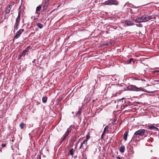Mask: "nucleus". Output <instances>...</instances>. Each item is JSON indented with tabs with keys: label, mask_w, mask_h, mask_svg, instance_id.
<instances>
[{
	"label": "nucleus",
	"mask_w": 159,
	"mask_h": 159,
	"mask_svg": "<svg viewBox=\"0 0 159 159\" xmlns=\"http://www.w3.org/2000/svg\"><path fill=\"white\" fill-rule=\"evenodd\" d=\"M84 146L81 144L80 146V149H81L82 148H84Z\"/></svg>",
	"instance_id": "nucleus-38"
},
{
	"label": "nucleus",
	"mask_w": 159,
	"mask_h": 159,
	"mask_svg": "<svg viewBox=\"0 0 159 159\" xmlns=\"http://www.w3.org/2000/svg\"><path fill=\"white\" fill-rule=\"evenodd\" d=\"M79 141H79L78 142H77L76 143V145H75V148H77V145H78V143H79Z\"/></svg>",
	"instance_id": "nucleus-35"
},
{
	"label": "nucleus",
	"mask_w": 159,
	"mask_h": 159,
	"mask_svg": "<svg viewBox=\"0 0 159 159\" xmlns=\"http://www.w3.org/2000/svg\"><path fill=\"white\" fill-rule=\"evenodd\" d=\"M148 135L147 131L144 129H142L138 130L136 131L133 136V138H136V136L137 135L140 136H144L145 137L147 136Z\"/></svg>",
	"instance_id": "nucleus-3"
},
{
	"label": "nucleus",
	"mask_w": 159,
	"mask_h": 159,
	"mask_svg": "<svg viewBox=\"0 0 159 159\" xmlns=\"http://www.w3.org/2000/svg\"><path fill=\"white\" fill-rule=\"evenodd\" d=\"M72 130V129H75V125H71L69 127Z\"/></svg>",
	"instance_id": "nucleus-26"
},
{
	"label": "nucleus",
	"mask_w": 159,
	"mask_h": 159,
	"mask_svg": "<svg viewBox=\"0 0 159 159\" xmlns=\"http://www.w3.org/2000/svg\"><path fill=\"white\" fill-rule=\"evenodd\" d=\"M116 158L118 159H120V158L119 157H117Z\"/></svg>",
	"instance_id": "nucleus-45"
},
{
	"label": "nucleus",
	"mask_w": 159,
	"mask_h": 159,
	"mask_svg": "<svg viewBox=\"0 0 159 159\" xmlns=\"http://www.w3.org/2000/svg\"><path fill=\"white\" fill-rule=\"evenodd\" d=\"M25 125V124L24 123L22 122L20 124L19 126L20 128L21 129H23L24 128V126Z\"/></svg>",
	"instance_id": "nucleus-22"
},
{
	"label": "nucleus",
	"mask_w": 159,
	"mask_h": 159,
	"mask_svg": "<svg viewBox=\"0 0 159 159\" xmlns=\"http://www.w3.org/2000/svg\"><path fill=\"white\" fill-rule=\"evenodd\" d=\"M74 151L73 148H71L69 150V153L70 155L73 156L74 154Z\"/></svg>",
	"instance_id": "nucleus-19"
},
{
	"label": "nucleus",
	"mask_w": 159,
	"mask_h": 159,
	"mask_svg": "<svg viewBox=\"0 0 159 159\" xmlns=\"http://www.w3.org/2000/svg\"><path fill=\"white\" fill-rule=\"evenodd\" d=\"M156 71H158L157 70H156Z\"/></svg>",
	"instance_id": "nucleus-49"
},
{
	"label": "nucleus",
	"mask_w": 159,
	"mask_h": 159,
	"mask_svg": "<svg viewBox=\"0 0 159 159\" xmlns=\"http://www.w3.org/2000/svg\"><path fill=\"white\" fill-rule=\"evenodd\" d=\"M36 25L40 29H42L43 27V25L39 23H37Z\"/></svg>",
	"instance_id": "nucleus-20"
},
{
	"label": "nucleus",
	"mask_w": 159,
	"mask_h": 159,
	"mask_svg": "<svg viewBox=\"0 0 159 159\" xmlns=\"http://www.w3.org/2000/svg\"><path fill=\"white\" fill-rule=\"evenodd\" d=\"M108 128L109 127L108 125H107L106 126H105V127L104 128L103 132L102 135V136H103V135L104 134H105L106 133V131L108 130Z\"/></svg>",
	"instance_id": "nucleus-16"
},
{
	"label": "nucleus",
	"mask_w": 159,
	"mask_h": 159,
	"mask_svg": "<svg viewBox=\"0 0 159 159\" xmlns=\"http://www.w3.org/2000/svg\"><path fill=\"white\" fill-rule=\"evenodd\" d=\"M12 7V5L9 4L5 10V12L7 14L10 12L11 8Z\"/></svg>",
	"instance_id": "nucleus-10"
},
{
	"label": "nucleus",
	"mask_w": 159,
	"mask_h": 159,
	"mask_svg": "<svg viewBox=\"0 0 159 159\" xmlns=\"http://www.w3.org/2000/svg\"><path fill=\"white\" fill-rule=\"evenodd\" d=\"M67 130L69 131L70 132H71V130H72V129H71L69 127V128H68L67 129Z\"/></svg>",
	"instance_id": "nucleus-34"
},
{
	"label": "nucleus",
	"mask_w": 159,
	"mask_h": 159,
	"mask_svg": "<svg viewBox=\"0 0 159 159\" xmlns=\"http://www.w3.org/2000/svg\"><path fill=\"white\" fill-rule=\"evenodd\" d=\"M29 47H28L25 50H24L23 51H25V53H26V52H28L29 51Z\"/></svg>",
	"instance_id": "nucleus-30"
},
{
	"label": "nucleus",
	"mask_w": 159,
	"mask_h": 159,
	"mask_svg": "<svg viewBox=\"0 0 159 159\" xmlns=\"http://www.w3.org/2000/svg\"><path fill=\"white\" fill-rule=\"evenodd\" d=\"M134 79L136 80H139V79H138V78H136L135 77H134Z\"/></svg>",
	"instance_id": "nucleus-41"
},
{
	"label": "nucleus",
	"mask_w": 159,
	"mask_h": 159,
	"mask_svg": "<svg viewBox=\"0 0 159 159\" xmlns=\"http://www.w3.org/2000/svg\"><path fill=\"white\" fill-rule=\"evenodd\" d=\"M148 127H149V129L150 130H155L157 131L158 130V129L157 127H155L152 124L149 125Z\"/></svg>",
	"instance_id": "nucleus-11"
},
{
	"label": "nucleus",
	"mask_w": 159,
	"mask_h": 159,
	"mask_svg": "<svg viewBox=\"0 0 159 159\" xmlns=\"http://www.w3.org/2000/svg\"><path fill=\"white\" fill-rule=\"evenodd\" d=\"M70 133V132L69 131L67 130V131H66V133L65 134V135H66L67 136H68L69 134Z\"/></svg>",
	"instance_id": "nucleus-28"
},
{
	"label": "nucleus",
	"mask_w": 159,
	"mask_h": 159,
	"mask_svg": "<svg viewBox=\"0 0 159 159\" xmlns=\"http://www.w3.org/2000/svg\"><path fill=\"white\" fill-rule=\"evenodd\" d=\"M20 20L16 19V22L14 25V32L15 31V30H18L20 23Z\"/></svg>",
	"instance_id": "nucleus-7"
},
{
	"label": "nucleus",
	"mask_w": 159,
	"mask_h": 159,
	"mask_svg": "<svg viewBox=\"0 0 159 159\" xmlns=\"http://www.w3.org/2000/svg\"><path fill=\"white\" fill-rule=\"evenodd\" d=\"M67 136H66V135H64L62 139H64L65 140V139L66 138Z\"/></svg>",
	"instance_id": "nucleus-36"
},
{
	"label": "nucleus",
	"mask_w": 159,
	"mask_h": 159,
	"mask_svg": "<svg viewBox=\"0 0 159 159\" xmlns=\"http://www.w3.org/2000/svg\"><path fill=\"white\" fill-rule=\"evenodd\" d=\"M41 157L39 155H38L37 156V159H41Z\"/></svg>",
	"instance_id": "nucleus-33"
},
{
	"label": "nucleus",
	"mask_w": 159,
	"mask_h": 159,
	"mask_svg": "<svg viewBox=\"0 0 159 159\" xmlns=\"http://www.w3.org/2000/svg\"><path fill=\"white\" fill-rule=\"evenodd\" d=\"M88 141V139H85L83 141L81 144L84 146H86L87 144V141Z\"/></svg>",
	"instance_id": "nucleus-15"
},
{
	"label": "nucleus",
	"mask_w": 159,
	"mask_h": 159,
	"mask_svg": "<svg viewBox=\"0 0 159 159\" xmlns=\"http://www.w3.org/2000/svg\"><path fill=\"white\" fill-rule=\"evenodd\" d=\"M72 114H74V112L73 111V112H72Z\"/></svg>",
	"instance_id": "nucleus-48"
},
{
	"label": "nucleus",
	"mask_w": 159,
	"mask_h": 159,
	"mask_svg": "<svg viewBox=\"0 0 159 159\" xmlns=\"http://www.w3.org/2000/svg\"><path fill=\"white\" fill-rule=\"evenodd\" d=\"M6 146V144H4V143H2V148H4Z\"/></svg>",
	"instance_id": "nucleus-32"
},
{
	"label": "nucleus",
	"mask_w": 159,
	"mask_h": 159,
	"mask_svg": "<svg viewBox=\"0 0 159 159\" xmlns=\"http://www.w3.org/2000/svg\"><path fill=\"white\" fill-rule=\"evenodd\" d=\"M155 81L158 82L159 81V80H155Z\"/></svg>",
	"instance_id": "nucleus-47"
},
{
	"label": "nucleus",
	"mask_w": 159,
	"mask_h": 159,
	"mask_svg": "<svg viewBox=\"0 0 159 159\" xmlns=\"http://www.w3.org/2000/svg\"><path fill=\"white\" fill-rule=\"evenodd\" d=\"M55 10V9H54L52 11H51V12L50 13V14L52 13V12H53Z\"/></svg>",
	"instance_id": "nucleus-44"
},
{
	"label": "nucleus",
	"mask_w": 159,
	"mask_h": 159,
	"mask_svg": "<svg viewBox=\"0 0 159 159\" xmlns=\"http://www.w3.org/2000/svg\"><path fill=\"white\" fill-rule=\"evenodd\" d=\"M49 2L48 1H47L44 3L43 6V9L44 11L46 10L48 7Z\"/></svg>",
	"instance_id": "nucleus-9"
},
{
	"label": "nucleus",
	"mask_w": 159,
	"mask_h": 159,
	"mask_svg": "<svg viewBox=\"0 0 159 159\" xmlns=\"http://www.w3.org/2000/svg\"><path fill=\"white\" fill-rule=\"evenodd\" d=\"M148 5V4H146L145 5H142V6H138V7H136V8H139V7H141V6H145L146 5Z\"/></svg>",
	"instance_id": "nucleus-39"
},
{
	"label": "nucleus",
	"mask_w": 159,
	"mask_h": 159,
	"mask_svg": "<svg viewBox=\"0 0 159 159\" xmlns=\"http://www.w3.org/2000/svg\"><path fill=\"white\" fill-rule=\"evenodd\" d=\"M125 150V146L123 145H122L120 147V151L121 153H123L124 152Z\"/></svg>",
	"instance_id": "nucleus-14"
},
{
	"label": "nucleus",
	"mask_w": 159,
	"mask_h": 159,
	"mask_svg": "<svg viewBox=\"0 0 159 159\" xmlns=\"http://www.w3.org/2000/svg\"><path fill=\"white\" fill-rule=\"evenodd\" d=\"M64 140V139H63L62 138L60 142V144H61Z\"/></svg>",
	"instance_id": "nucleus-31"
},
{
	"label": "nucleus",
	"mask_w": 159,
	"mask_h": 159,
	"mask_svg": "<svg viewBox=\"0 0 159 159\" xmlns=\"http://www.w3.org/2000/svg\"><path fill=\"white\" fill-rule=\"evenodd\" d=\"M124 23L127 26H131L134 25V23L131 21L129 20H125L124 21Z\"/></svg>",
	"instance_id": "nucleus-8"
},
{
	"label": "nucleus",
	"mask_w": 159,
	"mask_h": 159,
	"mask_svg": "<svg viewBox=\"0 0 159 159\" xmlns=\"http://www.w3.org/2000/svg\"><path fill=\"white\" fill-rule=\"evenodd\" d=\"M48 97L46 96L43 97L42 98V102L43 103H45L47 101Z\"/></svg>",
	"instance_id": "nucleus-21"
},
{
	"label": "nucleus",
	"mask_w": 159,
	"mask_h": 159,
	"mask_svg": "<svg viewBox=\"0 0 159 159\" xmlns=\"http://www.w3.org/2000/svg\"><path fill=\"white\" fill-rule=\"evenodd\" d=\"M124 99V98H121V99H120L119 101H121L122 100H123V99Z\"/></svg>",
	"instance_id": "nucleus-43"
},
{
	"label": "nucleus",
	"mask_w": 159,
	"mask_h": 159,
	"mask_svg": "<svg viewBox=\"0 0 159 159\" xmlns=\"http://www.w3.org/2000/svg\"><path fill=\"white\" fill-rule=\"evenodd\" d=\"M135 25L137 27H143L142 25L140 23L138 24H136Z\"/></svg>",
	"instance_id": "nucleus-25"
},
{
	"label": "nucleus",
	"mask_w": 159,
	"mask_h": 159,
	"mask_svg": "<svg viewBox=\"0 0 159 159\" xmlns=\"http://www.w3.org/2000/svg\"><path fill=\"white\" fill-rule=\"evenodd\" d=\"M133 58H131L129 59V61H127V63L128 64H130L131 63V61H133V63H134V61H133Z\"/></svg>",
	"instance_id": "nucleus-24"
},
{
	"label": "nucleus",
	"mask_w": 159,
	"mask_h": 159,
	"mask_svg": "<svg viewBox=\"0 0 159 159\" xmlns=\"http://www.w3.org/2000/svg\"><path fill=\"white\" fill-rule=\"evenodd\" d=\"M82 109L81 108H80V109L79 111L77 112L76 114V115H75L76 117H78L79 115H80L81 114V111H82Z\"/></svg>",
	"instance_id": "nucleus-17"
},
{
	"label": "nucleus",
	"mask_w": 159,
	"mask_h": 159,
	"mask_svg": "<svg viewBox=\"0 0 159 159\" xmlns=\"http://www.w3.org/2000/svg\"><path fill=\"white\" fill-rule=\"evenodd\" d=\"M152 19V16L144 14L142 15L140 17L134 19V20L136 23H140L148 21Z\"/></svg>",
	"instance_id": "nucleus-1"
},
{
	"label": "nucleus",
	"mask_w": 159,
	"mask_h": 159,
	"mask_svg": "<svg viewBox=\"0 0 159 159\" xmlns=\"http://www.w3.org/2000/svg\"><path fill=\"white\" fill-rule=\"evenodd\" d=\"M36 13L38 14V15L37 16V17H39V15H40V13L38 12H37Z\"/></svg>",
	"instance_id": "nucleus-40"
},
{
	"label": "nucleus",
	"mask_w": 159,
	"mask_h": 159,
	"mask_svg": "<svg viewBox=\"0 0 159 159\" xmlns=\"http://www.w3.org/2000/svg\"><path fill=\"white\" fill-rule=\"evenodd\" d=\"M143 89L142 87H138L135 85L129 84L128 86L126 87V89H125V91H143Z\"/></svg>",
	"instance_id": "nucleus-2"
},
{
	"label": "nucleus",
	"mask_w": 159,
	"mask_h": 159,
	"mask_svg": "<svg viewBox=\"0 0 159 159\" xmlns=\"http://www.w3.org/2000/svg\"><path fill=\"white\" fill-rule=\"evenodd\" d=\"M24 31V29H20L16 33V34L14 36V38L13 41L15 39H17L19 38L21 34Z\"/></svg>",
	"instance_id": "nucleus-6"
},
{
	"label": "nucleus",
	"mask_w": 159,
	"mask_h": 159,
	"mask_svg": "<svg viewBox=\"0 0 159 159\" xmlns=\"http://www.w3.org/2000/svg\"><path fill=\"white\" fill-rule=\"evenodd\" d=\"M103 3L106 5H117L118 4V2L116 0H108L104 2Z\"/></svg>",
	"instance_id": "nucleus-5"
},
{
	"label": "nucleus",
	"mask_w": 159,
	"mask_h": 159,
	"mask_svg": "<svg viewBox=\"0 0 159 159\" xmlns=\"http://www.w3.org/2000/svg\"><path fill=\"white\" fill-rule=\"evenodd\" d=\"M82 159H87L86 157H85L84 156V155H83L82 156Z\"/></svg>",
	"instance_id": "nucleus-37"
},
{
	"label": "nucleus",
	"mask_w": 159,
	"mask_h": 159,
	"mask_svg": "<svg viewBox=\"0 0 159 159\" xmlns=\"http://www.w3.org/2000/svg\"><path fill=\"white\" fill-rule=\"evenodd\" d=\"M70 133V132L69 131L67 130V131H66V133L65 134V135H66L67 136H68L69 134Z\"/></svg>",
	"instance_id": "nucleus-27"
},
{
	"label": "nucleus",
	"mask_w": 159,
	"mask_h": 159,
	"mask_svg": "<svg viewBox=\"0 0 159 159\" xmlns=\"http://www.w3.org/2000/svg\"><path fill=\"white\" fill-rule=\"evenodd\" d=\"M37 19V18H35V17H34V20H36V19Z\"/></svg>",
	"instance_id": "nucleus-46"
},
{
	"label": "nucleus",
	"mask_w": 159,
	"mask_h": 159,
	"mask_svg": "<svg viewBox=\"0 0 159 159\" xmlns=\"http://www.w3.org/2000/svg\"><path fill=\"white\" fill-rule=\"evenodd\" d=\"M21 6H20L19 9H18V10H19L18 13V16L16 19H18L19 20H20V14L21 12V10L20 9L21 8Z\"/></svg>",
	"instance_id": "nucleus-13"
},
{
	"label": "nucleus",
	"mask_w": 159,
	"mask_h": 159,
	"mask_svg": "<svg viewBox=\"0 0 159 159\" xmlns=\"http://www.w3.org/2000/svg\"><path fill=\"white\" fill-rule=\"evenodd\" d=\"M89 138V136L87 135L86 137V139H88Z\"/></svg>",
	"instance_id": "nucleus-42"
},
{
	"label": "nucleus",
	"mask_w": 159,
	"mask_h": 159,
	"mask_svg": "<svg viewBox=\"0 0 159 159\" xmlns=\"http://www.w3.org/2000/svg\"><path fill=\"white\" fill-rule=\"evenodd\" d=\"M70 133V132L69 131L67 130V131H66V133L65 134V135H66L67 136H68L69 134Z\"/></svg>",
	"instance_id": "nucleus-29"
},
{
	"label": "nucleus",
	"mask_w": 159,
	"mask_h": 159,
	"mask_svg": "<svg viewBox=\"0 0 159 159\" xmlns=\"http://www.w3.org/2000/svg\"><path fill=\"white\" fill-rule=\"evenodd\" d=\"M25 51H23L22 53L20 54L19 56V58H21L22 56H25L26 55V53H25Z\"/></svg>",
	"instance_id": "nucleus-18"
},
{
	"label": "nucleus",
	"mask_w": 159,
	"mask_h": 159,
	"mask_svg": "<svg viewBox=\"0 0 159 159\" xmlns=\"http://www.w3.org/2000/svg\"><path fill=\"white\" fill-rule=\"evenodd\" d=\"M77 132L75 133L74 135L71 137L70 139L69 140V143L70 147H72L73 146L74 143L77 140Z\"/></svg>",
	"instance_id": "nucleus-4"
},
{
	"label": "nucleus",
	"mask_w": 159,
	"mask_h": 159,
	"mask_svg": "<svg viewBox=\"0 0 159 159\" xmlns=\"http://www.w3.org/2000/svg\"><path fill=\"white\" fill-rule=\"evenodd\" d=\"M128 133V131H126L125 132L123 135V139L125 141H126L127 139V135Z\"/></svg>",
	"instance_id": "nucleus-12"
},
{
	"label": "nucleus",
	"mask_w": 159,
	"mask_h": 159,
	"mask_svg": "<svg viewBox=\"0 0 159 159\" xmlns=\"http://www.w3.org/2000/svg\"><path fill=\"white\" fill-rule=\"evenodd\" d=\"M41 5H39L38 6L36 7V11H39L40 10L41 8Z\"/></svg>",
	"instance_id": "nucleus-23"
}]
</instances>
